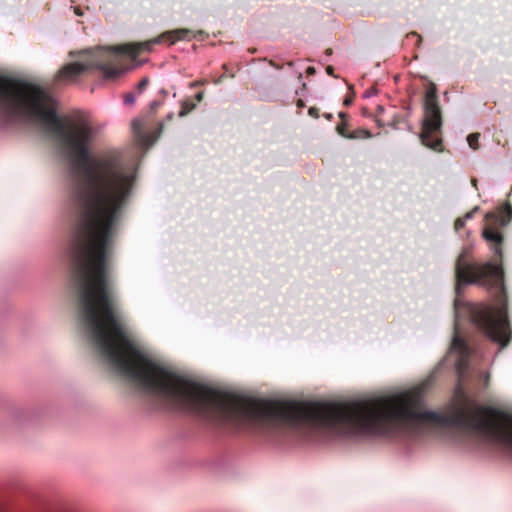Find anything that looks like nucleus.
Returning <instances> with one entry per match:
<instances>
[{
    "label": "nucleus",
    "instance_id": "nucleus-14",
    "mask_svg": "<svg viewBox=\"0 0 512 512\" xmlns=\"http://www.w3.org/2000/svg\"><path fill=\"white\" fill-rule=\"evenodd\" d=\"M465 218H462V217H458L455 222H454V229L456 231H459L461 230L464 226H465Z\"/></svg>",
    "mask_w": 512,
    "mask_h": 512
},
{
    "label": "nucleus",
    "instance_id": "nucleus-20",
    "mask_svg": "<svg viewBox=\"0 0 512 512\" xmlns=\"http://www.w3.org/2000/svg\"><path fill=\"white\" fill-rule=\"evenodd\" d=\"M326 72L328 75H331V76H334V68L332 66H327L326 67Z\"/></svg>",
    "mask_w": 512,
    "mask_h": 512
},
{
    "label": "nucleus",
    "instance_id": "nucleus-25",
    "mask_svg": "<svg viewBox=\"0 0 512 512\" xmlns=\"http://www.w3.org/2000/svg\"><path fill=\"white\" fill-rule=\"evenodd\" d=\"M471 183L474 187H477V180L475 178L471 180Z\"/></svg>",
    "mask_w": 512,
    "mask_h": 512
},
{
    "label": "nucleus",
    "instance_id": "nucleus-2",
    "mask_svg": "<svg viewBox=\"0 0 512 512\" xmlns=\"http://www.w3.org/2000/svg\"><path fill=\"white\" fill-rule=\"evenodd\" d=\"M121 54L120 46L115 48H97L87 54L79 62H73L63 66L58 74L57 80L68 82L75 80L79 75L90 69L102 71L104 78L114 79L125 72V65Z\"/></svg>",
    "mask_w": 512,
    "mask_h": 512
},
{
    "label": "nucleus",
    "instance_id": "nucleus-24",
    "mask_svg": "<svg viewBox=\"0 0 512 512\" xmlns=\"http://www.w3.org/2000/svg\"><path fill=\"white\" fill-rule=\"evenodd\" d=\"M325 54L330 56L332 54V49L331 48H327L326 51H325Z\"/></svg>",
    "mask_w": 512,
    "mask_h": 512
},
{
    "label": "nucleus",
    "instance_id": "nucleus-13",
    "mask_svg": "<svg viewBox=\"0 0 512 512\" xmlns=\"http://www.w3.org/2000/svg\"><path fill=\"white\" fill-rule=\"evenodd\" d=\"M135 100H136V95L133 92H128L124 95V103L126 105L134 104Z\"/></svg>",
    "mask_w": 512,
    "mask_h": 512
},
{
    "label": "nucleus",
    "instance_id": "nucleus-19",
    "mask_svg": "<svg viewBox=\"0 0 512 512\" xmlns=\"http://www.w3.org/2000/svg\"><path fill=\"white\" fill-rule=\"evenodd\" d=\"M204 98V93L203 92H198L196 95H195V99L197 100V102H201Z\"/></svg>",
    "mask_w": 512,
    "mask_h": 512
},
{
    "label": "nucleus",
    "instance_id": "nucleus-18",
    "mask_svg": "<svg viewBox=\"0 0 512 512\" xmlns=\"http://www.w3.org/2000/svg\"><path fill=\"white\" fill-rule=\"evenodd\" d=\"M269 65L276 69H282V66L277 64L274 60H269Z\"/></svg>",
    "mask_w": 512,
    "mask_h": 512
},
{
    "label": "nucleus",
    "instance_id": "nucleus-9",
    "mask_svg": "<svg viewBox=\"0 0 512 512\" xmlns=\"http://www.w3.org/2000/svg\"><path fill=\"white\" fill-rule=\"evenodd\" d=\"M195 108H196V104L192 100L186 99V100L182 101V103H181V109L179 111V116L184 117L187 114H189L191 111H193Z\"/></svg>",
    "mask_w": 512,
    "mask_h": 512
},
{
    "label": "nucleus",
    "instance_id": "nucleus-30",
    "mask_svg": "<svg viewBox=\"0 0 512 512\" xmlns=\"http://www.w3.org/2000/svg\"><path fill=\"white\" fill-rule=\"evenodd\" d=\"M223 69H225V71H228V68H227L226 64L223 65Z\"/></svg>",
    "mask_w": 512,
    "mask_h": 512
},
{
    "label": "nucleus",
    "instance_id": "nucleus-26",
    "mask_svg": "<svg viewBox=\"0 0 512 512\" xmlns=\"http://www.w3.org/2000/svg\"><path fill=\"white\" fill-rule=\"evenodd\" d=\"M298 106H299V107H303V106H304V103H303V101H302V100H299V101H298Z\"/></svg>",
    "mask_w": 512,
    "mask_h": 512
},
{
    "label": "nucleus",
    "instance_id": "nucleus-17",
    "mask_svg": "<svg viewBox=\"0 0 512 512\" xmlns=\"http://www.w3.org/2000/svg\"><path fill=\"white\" fill-rule=\"evenodd\" d=\"M353 100H354V97H353V96L346 97V98H345V100H344V102H343V104H344L345 106H349V105H351V104H352Z\"/></svg>",
    "mask_w": 512,
    "mask_h": 512
},
{
    "label": "nucleus",
    "instance_id": "nucleus-27",
    "mask_svg": "<svg viewBox=\"0 0 512 512\" xmlns=\"http://www.w3.org/2000/svg\"><path fill=\"white\" fill-rule=\"evenodd\" d=\"M325 117H326L327 119H331V118H332V115H331V114H326V115H325Z\"/></svg>",
    "mask_w": 512,
    "mask_h": 512
},
{
    "label": "nucleus",
    "instance_id": "nucleus-11",
    "mask_svg": "<svg viewBox=\"0 0 512 512\" xmlns=\"http://www.w3.org/2000/svg\"><path fill=\"white\" fill-rule=\"evenodd\" d=\"M336 131L339 135L348 139L349 131L347 130V122L341 121L336 126Z\"/></svg>",
    "mask_w": 512,
    "mask_h": 512
},
{
    "label": "nucleus",
    "instance_id": "nucleus-4",
    "mask_svg": "<svg viewBox=\"0 0 512 512\" xmlns=\"http://www.w3.org/2000/svg\"><path fill=\"white\" fill-rule=\"evenodd\" d=\"M204 34L205 33L202 30L194 32L186 28H181L163 33L161 36L149 41L121 45L120 49L132 58H136L144 52H150L153 45L160 43L163 39L169 40L171 44H174L176 41L191 40L192 38H196L198 35Z\"/></svg>",
    "mask_w": 512,
    "mask_h": 512
},
{
    "label": "nucleus",
    "instance_id": "nucleus-6",
    "mask_svg": "<svg viewBox=\"0 0 512 512\" xmlns=\"http://www.w3.org/2000/svg\"><path fill=\"white\" fill-rule=\"evenodd\" d=\"M451 350L459 354V359L457 362L459 369H463L468 365L470 348L466 341L458 335L457 331H455V335L451 342Z\"/></svg>",
    "mask_w": 512,
    "mask_h": 512
},
{
    "label": "nucleus",
    "instance_id": "nucleus-22",
    "mask_svg": "<svg viewBox=\"0 0 512 512\" xmlns=\"http://www.w3.org/2000/svg\"><path fill=\"white\" fill-rule=\"evenodd\" d=\"M306 73L309 74V75H312L315 73V68L314 67H308L307 70H306Z\"/></svg>",
    "mask_w": 512,
    "mask_h": 512
},
{
    "label": "nucleus",
    "instance_id": "nucleus-23",
    "mask_svg": "<svg viewBox=\"0 0 512 512\" xmlns=\"http://www.w3.org/2000/svg\"><path fill=\"white\" fill-rule=\"evenodd\" d=\"M158 106V103L156 101L151 103V109H156Z\"/></svg>",
    "mask_w": 512,
    "mask_h": 512
},
{
    "label": "nucleus",
    "instance_id": "nucleus-3",
    "mask_svg": "<svg viewBox=\"0 0 512 512\" xmlns=\"http://www.w3.org/2000/svg\"><path fill=\"white\" fill-rule=\"evenodd\" d=\"M442 128V112L438 104L437 87L430 83L424 95V119L420 139L424 146L442 152L443 142L440 137L435 136Z\"/></svg>",
    "mask_w": 512,
    "mask_h": 512
},
{
    "label": "nucleus",
    "instance_id": "nucleus-5",
    "mask_svg": "<svg viewBox=\"0 0 512 512\" xmlns=\"http://www.w3.org/2000/svg\"><path fill=\"white\" fill-rule=\"evenodd\" d=\"M0 119L11 123V78L0 76Z\"/></svg>",
    "mask_w": 512,
    "mask_h": 512
},
{
    "label": "nucleus",
    "instance_id": "nucleus-16",
    "mask_svg": "<svg viewBox=\"0 0 512 512\" xmlns=\"http://www.w3.org/2000/svg\"><path fill=\"white\" fill-rule=\"evenodd\" d=\"M310 116L317 118L318 117V109L316 107H310L308 110Z\"/></svg>",
    "mask_w": 512,
    "mask_h": 512
},
{
    "label": "nucleus",
    "instance_id": "nucleus-15",
    "mask_svg": "<svg viewBox=\"0 0 512 512\" xmlns=\"http://www.w3.org/2000/svg\"><path fill=\"white\" fill-rule=\"evenodd\" d=\"M477 209H478V208H477V207H475L473 210H471V211L467 212V213H466L462 218H465V221H466L467 219H471V218H473L474 213L477 211Z\"/></svg>",
    "mask_w": 512,
    "mask_h": 512
},
{
    "label": "nucleus",
    "instance_id": "nucleus-10",
    "mask_svg": "<svg viewBox=\"0 0 512 512\" xmlns=\"http://www.w3.org/2000/svg\"><path fill=\"white\" fill-rule=\"evenodd\" d=\"M479 137H480V134L479 133H471L468 135L467 137V142H468V145L470 146V148H472L473 150H477L478 149V140H479Z\"/></svg>",
    "mask_w": 512,
    "mask_h": 512
},
{
    "label": "nucleus",
    "instance_id": "nucleus-21",
    "mask_svg": "<svg viewBox=\"0 0 512 512\" xmlns=\"http://www.w3.org/2000/svg\"><path fill=\"white\" fill-rule=\"evenodd\" d=\"M339 117H340L341 121L347 122L348 115L345 112H340Z\"/></svg>",
    "mask_w": 512,
    "mask_h": 512
},
{
    "label": "nucleus",
    "instance_id": "nucleus-29",
    "mask_svg": "<svg viewBox=\"0 0 512 512\" xmlns=\"http://www.w3.org/2000/svg\"><path fill=\"white\" fill-rule=\"evenodd\" d=\"M4 511V507L3 505L0 503V512H3Z\"/></svg>",
    "mask_w": 512,
    "mask_h": 512
},
{
    "label": "nucleus",
    "instance_id": "nucleus-12",
    "mask_svg": "<svg viewBox=\"0 0 512 512\" xmlns=\"http://www.w3.org/2000/svg\"><path fill=\"white\" fill-rule=\"evenodd\" d=\"M148 84H149V78L148 77L142 78L136 86L138 94L142 93L146 89Z\"/></svg>",
    "mask_w": 512,
    "mask_h": 512
},
{
    "label": "nucleus",
    "instance_id": "nucleus-28",
    "mask_svg": "<svg viewBox=\"0 0 512 512\" xmlns=\"http://www.w3.org/2000/svg\"><path fill=\"white\" fill-rule=\"evenodd\" d=\"M488 380H489V374H486L485 375V381L488 382Z\"/></svg>",
    "mask_w": 512,
    "mask_h": 512
},
{
    "label": "nucleus",
    "instance_id": "nucleus-1",
    "mask_svg": "<svg viewBox=\"0 0 512 512\" xmlns=\"http://www.w3.org/2000/svg\"><path fill=\"white\" fill-rule=\"evenodd\" d=\"M512 220V206L505 203L496 211L485 215L482 237L498 258L499 263H472L468 249H464L455 262V290L459 293L461 286L479 284L494 295L496 305L476 304L469 307L472 322L490 340L501 348L506 347L512 338V331L507 314V295L502 268L504 235L502 229Z\"/></svg>",
    "mask_w": 512,
    "mask_h": 512
},
{
    "label": "nucleus",
    "instance_id": "nucleus-8",
    "mask_svg": "<svg viewBox=\"0 0 512 512\" xmlns=\"http://www.w3.org/2000/svg\"><path fill=\"white\" fill-rule=\"evenodd\" d=\"M372 133L365 128H358L352 132H349L348 139H367L371 138Z\"/></svg>",
    "mask_w": 512,
    "mask_h": 512
},
{
    "label": "nucleus",
    "instance_id": "nucleus-7",
    "mask_svg": "<svg viewBox=\"0 0 512 512\" xmlns=\"http://www.w3.org/2000/svg\"><path fill=\"white\" fill-rule=\"evenodd\" d=\"M144 128V123L140 119H134L131 123L132 132L138 143L143 147H148L156 141L157 135L146 132Z\"/></svg>",
    "mask_w": 512,
    "mask_h": 512
}]
</instances>
